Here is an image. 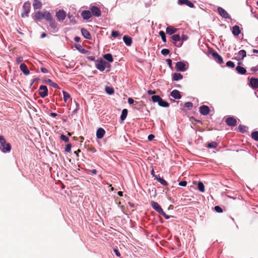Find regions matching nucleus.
Here are the masks:
<instances>
[{"label":"nucleus","mask_w":258,"mask_h":258,"mask_svg":"<svg viewBox=\"0 0 258 258\" xmlns=\"http://www.w3.org/2000/svg\"><path fill=\"white\" fill-rule=\"evenodd\" d=\"M105 133V132L103 128H99L97 131L96 137L98 139H102Z\"/></svg>","instance_id":"nucleus-22"},{"label":"nucleus","mask_w":258,"mask_h":258,"mask_svg":"<svg viewBox=\"0 0 258 258\" xmlns=\"http://www.w3.org/2000/svg\"><path fill=\"white\" fill-rule=\"evenodd\" d=\"M40 91L39 92V95L42 97L44 98L47 96L48 95V90L46 86L44 85H41L39 87Z\"/></svg>","instance_id":"nucleus-10"},{"label":"nucleus","mask_w":258,"mask_h":258,"mask_svg":"<svg viewBox=\"0 0 258 258\" xmlns=\"http://www.w3.org/2000/svg\"><path fill=\"white\" fill-rule=\"evenodd\" d=\"M127 110L126 109H123L122 111L121 114L120 115V119L123 121L124 120L127 115Z\"/></svg>","instance_id":"nucleus-31"},{"label":"nucleus","mask_w":258,"mask_h":258,"mask_svg":"<svg viewBox=\"0 0 258 258\" xmlns=\"http://www.w3.org/2000/svg\"><path fill=\"white\" fill-rule=\"evenodd\" d=\"M0 149L5 153L9 152L11 150L10 144L7 143L5 138L3 136H0Z\"/></svg>","instance_id":"nucleus-2"},{"label":"nucleus","mask_w":258,"mask_h":258,"mask_svg":"<svg viewBox=\"0 0 258 258\" xmlns=\"http://www.w3.org/2000/svg\"><path fill=\"white\" fill-rule=\"evenodd\" d=\"M60 139L65 142H68L69 140V138L64 135L60 136Z\"/></svg>","instance_id":"nucleus-49"},{"label":"nucleus","mask_w":258,"mask_h":258,"mask_svg":"<svg viewBox=\"0 0 258 258\" xmlns=\"http://www.w3.org/2000/svg\"><path fill=\"white\" fill-rule=\"evenodd\" d=\"M250 70L253 72L258 71V64L255 67H252L250 69Z\"/></svg>","instance_id":"nucleus-54"},{"label":"nucleus","mask_w":258,"mask_h":258,"mask_svg":"<svg viewBox=\"0 0 258 258\" xmlns=\"http://www.w3.org/2000/svg\"><path fill=\"white\" fill-rule=\"evenodd\" d=\"M151 205L152 208L156 210L159 214L162 212V209L161 207L158 204V203L155 201H151Z\"/></svg>","instance_id":"nucleus-14"},{"label":"nucleus","mask_w":258,"mask_h":258,"mask_svg":"<svg viewBox=\"0 0 258 258\" xmlns=\"http://www.w3.org/2000/svg\"><path fill=\"white\" fill-rule=\"evenodd\" d=\"M183 78L182 75L180 73H174L173 76V79L174 81H178L182 79Z\"/></svg>","instance_id":"nucleus-32"},{"label":"nucleus","mask_w":258,"mask_h":258,"mask_svg":"<svg viewBox=\"0 0 258 258\" xmlns=\"http://www.w3.org/2000/svg\"><path fill=\"white\" fill-rule=\"evenodd\" d=\"M56 17L59 21H63L66 17V12L63 10H59L56 13Z\"/></svg>","instance_id":"nucleus-11"},{"label":"nucleus","mask_w":258,"mask_h":258,"mask_svg":"<svg viewBox=\"0 0 258 258\" xmlns=\"http://www.w3.org/2000/svg\"><path fill=\"white\" fill-rule=\"evenodd\" d=\"M218 146V144L215 142H213L212 143H209L208 144L207 147L209 148H216Z\"/></svg>","instance_id":"nucleus-36"},{"label":"nucleus","mask_w":258,"mask_h":258,"mask_svg":"<svg viewBox=\"0 0 258 258\" xmlns=\"http://www.w3.org/2000/svg\"><path fill=\"white\" fill-rule=\"evenodd\" d=\"M75 47L79 51H80V50L81 49V48H82V46L79 44H76Z\"/></svg>","instance_id":"nucleus-58"},{"label":"nucleus","mask_w":258,"mask_h":258,"mask_svg":"<svg viewBox=\"0 0 258 258\" xmlns=\"http://www.w3.org/2000/svg\"><path fill=\"white\" fill-rule=\"evenodd\" d=\"M91 13L92 15L95 17H100L101 15L100 10L96 6H92L90 8Z\"/></svg>","instance_id":"nucleus-7"},{"label":"nucleus","mask_w":258,"mask_h":258,"mask_svg":"<svg viewBox=\"0 0 258 258\" xmlns=\"http://www.w3.org/2000/svg\"><path fill=\"white\" fill-rule=\"evenodd\" d=\"M74 40L76 42H79L80 40V38L79 37L76 36L75 37Z\"/></svg>","instance_id":"nucleus-64"},{"label":"nucleus","mask_w":258,"mask_h":258,"mask_svg":"<svg viewBox=\"0 0 258 258\" xmlns=\"http://www.w3.org/2000/svg\"><path fill=\"white\" fill-rule=\"evenodd\" d=\"M167 63L170 68L172 67V60L170 59H167L166 60Z\"/></svg>","instance_id":"nucleus-55"},{"label":"nucleus","mask_w":258,"mask_h":258,"mask_svg":"<svg viewBox=\"0 0 258 258\" xmlns=\"http://www.w3.org/2000/svg\"><path fill=\"white\" fill-rule=\"evenodd\" d=\"M226 123L230 126H235L237 125L236 119L233 117H228L225 119Z\"/></svg>","instance_id":"nucleus-9"},{"label":"nucleus","mask_w":258,"mask_h":258,"mask_svg":"<svg viewBox=\"0 0 258 258\" xmlns=\"http://www.w3.org/2000/svg\"><path fill=\"white\" fill-rule=\"evenodd\" d=\"M47 82L48 83L49 85H50L51 87H52L54 88H58V86L56 83H54L52 82L51 80L48 79L47 81Z\"/></svg>","instance_id":"nucleus-33"},{"label":"nucleus","mask_w":258,"mask_h":258,"mask_svg":"<svg viewBox=\"0 0 258 258\" xmlns=\"http://www.w3.org/2000/svg\"><path fill=\"white\" fill-rule=\"evenodd\" d=\"M154 138H155L154 135L151 134L148 136V139L149 141H152Z\"/></svg>","instance_id":"nucleus-52"},{"label":"nucleus","mask_w":258,"mask_h":258,"mask_svg":"<svg viewBox=\"0 0 258 258\" xmlns=\"http://www.w3.org/2000/svg\"><path fill=\"white\" fill-rule=\"evenodd\" d=\"M46 21H48L49 23V26L53 29H55L57 27V24L55 22V20L52 19V16L50 15V19H47Z\"/></svg>","instance_id":"nucleus-19"},{"label":"nucleus","mask_w":258,"mask_h":258,"mask_svg":"<svg viewBox=\"0 0 258 258\" xmlns=\"http://www.w3.org/2000/svg\"><path fill=\"white\" fill-rule=\"evenodd\" d=\"M50 13L47 12H42L40 11H37L33 14L32 16L33 18L35 20H41L43 19H50Z\"/></svg>","instance_id":"nucleus-1"},{"label":"nucleus","mask_w":258,"mask_h":258,"mask_svg":"<svg viewBox=\"0 0 258 258\" xmlns=\"http://www.w3.org/2000/svg\"><path fill=\"white\" fill-rule=\"evenodd\" d=\"M81 16L84 19L88 20L91 17L92 14L90 11L85 10L82 12Z\"/></svg>","instance_id":"nucleus-18"},{"label":"nucleus","mask_w":258,"mask_h":258,"mask_svg":"<svg viewBox=\"0 0 258 258\" xmlns=\"http://www.w3.org/2000/svg\"><path fill=\"white\" fill-rule=\"evenodd\" d=\"M161 52L163 55H168L170 53V51L168 49L164 48V49H162Z\"/></svg>","instance_id":"nucleus-44"},{"label":"nucleus","mask_w":258,"mask_h":258,"mask_svg":"<svg viewBox=\"0 0 258 258\" xmlns=\"http://www.w3.org/2000/svg\"><path fill=\"white\" fill-rule=\"evenodd\" d=\"M147 92H148V94L149 95H152V94H154L155 93V92L154 91H153L151 90H149Z\"/></svg>","instance_id":"nucleus-60"},{"label":"nucleus","mask_w":258,"mask_h":258,"mask_svg":"<svg viewBox=\"0 0 258 258\" xmlns=\"http://www.w3.org/2000/svg\"><path fill=\"white\" fill-rule=\"evenodd\" d=\"M72 145L71 144H68L66 145L65 148V151L67 152H70L71 150Z\"/></svg>","instance_id":"nucleus-47"},{"label":"nucleus","mask_w":258,"mask_h":258,"mask_svg":"<svg viewBox=\"0 0 258 258\" xmlns=\"http://www.w3.org/2000/svg\"><path fill=\"white\" fill-rule=\"evenodd\" d=\"M178 4L180 5H185L190 8H194V5L188 0H178Z\"/></svg>","instance_id":"nucleus-15"},{"label":"nucleus","mask_w":258,"mask_h":258,"mask_svg":"<svg viewBox=\"0 0 258 258\" xmlns=\"http://www.w3.org/2000/svg\"><path fill=\"white\" fill-rule=\"evenodd\" d=\"M81 33L83 36L86 39L91 40L92 36L90 33L85 28L81 29Z\"/></svg>","instance_id":"nucleus-16"},{"label":"nucleus","mask_w":258,"mask_h":258,"mask_svg":"<svg viewBox=\"0 0 258 258\" xmlns=\"http://www.w3.org/2000/svg\"><path fill=\"white\" fill-rule=\"evenodd\" d=\"M236 71L239 74L241 75H244L246 73V70L245 68L243 67H240L239 66H238L236 68Z\"/></svg>","instance_id":"nucleus-27"},{"label":"nucleus","mask_w":258,"mask_h":258,"mask_svg":"<svg viewBox=\"0 0 258 258\" xmlns=\"http://www.w3.org/2000/svg\"><path fill=\"white\" fill-rule=\"evenodd\" d=\"M127 101H128V103L130 104H133L134 102V99L133 98H128V99H127Z\"/></svg>","instance_id":"nucleus-57"},{"label":"nucleus","mask_w":258,"mask_h":258,"mask_svg":"<svg viewBox=\"0 0 258 258\" xmlns=\"http://www.w3.org/2000/svg\"><path fill=\"white\" fill-rule=\"evenodd\" d=\"M63 100L65 102L67 101V100L71 98V95L69 93L66 91H63Z\"/></svg>","instance_id":"nucleus-40"},{"label":"nucleus","mask_w":258,"mask_h":258,"mask_svg":"<svg viewBox=\"0 0 258 258\" xmlns=\"http://www.w3.org/2000/svg\"><path fill=\"white\" fill-rule=\"evenodd\" d=\"M219 14L223 18L230 19V17L228 13L222 8L218 7L217 9Z\"/></svg>","instance_id":"nucleus-8"},{"label":"nucleus","mask_w":258,"mask_h":258,"mask_svg":"<svg viewBox=\"0 0 258 258\" xmlns=\"http://www.w3.org/2000/svg\"><path fill=\"white\" fill-rule=\"evenodd\" d=\"M105 64H107V62L102 59L97 60L96 61V68L101 72L104 71L105 69Z\"/></svg>","instance_id":"nucleus-4"},{"label":"nucleus","mask_w":258,"mask_h":258,"mask_svg":"<svg viewBox=\"0 0 258 258\" xmlns=\"http://www.w3.org/2000/svg\"><path fill=\"white\" fill-rule=\"evenodd\" d=\"M211 54L217 62L220 64L223 63L222 57L216 51H213Z\"/></svg>","instance_id":"nucleus-13"},{"label":"nucleus","mask_w":258,"mask_h":258,"mask_svg":"<svg viewBox=\"0 0 258 258\" xmlns=\"http://www.w3.org/2000/svg\"><path fill=\"white\" fill-rule=\"evenodd\" d=\"M103 58L110 62H112L113 61L112 56L110 53H107L104 54Z\"/></svg>","instance_id":"nucleus-29"},{"label":"nucleus","mask_w":258,"mask_h":258,"mask_svg":"<svg viewBox=\"0 0 258 258\" xmlns=\"http://www.w3.org/2000/svg\"><path fill=\"white\" fill-rule=\"evenodd\" d=\"M31 4L29 2L25 3L23 6L24 12L22 13L21 16L24 18L27 17L30 10Z\"/></svg>","instance_id":"nucleus-6"},{"label":"nucleus","mask_w":258,"mask_h":258,"mask_svg":"<svg viewBox=\"0 0 258 258\" xmlns=\"http://www.w3.org/2000/svg\"><path fill=\"white\" fill-rule=\"evenodd\" d=\"M181 39L182 40H186L188 39V36L186 35H182Z\"/></svg>","instance_id":"nucleus-61"},{"label":"nucleus","mask_w":258,"mask_h":258,"mask_svg":"<svg viewBox=\"0 0 258 258\" xmlns=\"http://www.w3.org/2000/svg\"><path fill=\"white\" fill-rule=\"evenodd\" d=\"M251 136L253 140L258 141V131H254L252 132Z\"/></svg>","instance_id":"nucleus-34"},{"label":"nucleus","mask_w":258,"mask_h":258,"mask_svg":"<svg viewBox=\"0 0 258 258\" xmlns=\"http://www.w3.org/2000/svg\"><path fill=\"white\" fill-rule=\"evenodd\" d=\"M250 84L253 88H258V79L252 78L250 81Z\"/></svg>","instance_id":"nucleus-21"},{"label":"nucleus","mask_w":258,"mask_h":258,"mask_svg":"<svg viewBox=\"0 0 258 258\" xmlns=\"http://www.w3.org/2000/svg\"><path fill=\"white\" fill-rule=\"evenodd\" d=\"M114 252L115 253V254L117 256H119L120 255V252L117 250V249H114Z\"/></svg>","instance_id":"nucleus-62"},{"label":"nucleus","mask_w":258,"mask_h":258,"mask_svg":"<svg viewBox=\"0 0 258 258\" xmlns=\"http://www.w3.org/2000/svg\"><path fill=\"white\" fill-rule=\"evenodd\" d=\"M158 105L164 107H167L169 106V104L167 102L163 100L162 98H161L159 101Z\"/></svg>","instance_id":"nucleus-30"},{"label":"nucleus","mask_w":258,"mask_h":258,"mask_svg":"<svg viewBox=\"0 0 258 258\" xmlns=\"http://www.w3.org/2000/svg\"><path fill=\"white\" fill-rule=\"evenodd\" d=\"M155 178L162 185L164 186H167L168 185L167 182L160 176H155Z\"/></svg>","instance_id":"nucleus-28"},{"label":"nucleus","mask_w":258,"mask_h":258,"mask_svg":"<svg viewBox=\"0 0 258 258\" xmlns=\"http://www.w3.org/2000/svg\"><path fill=\"white\" fill-rule=\"evenodd\" d=\"M210 108L207 105H202L199 108V111L202 115H207L210 112Z\"/></svg>","instance_id":"nucleus-12"},{"label":"nucleus","mask_w":258,"mask_h":258,"mask_svg":"<svg viewBox=\"0 0 258 258\" xmlns=\"http://www.w3.org/2000/svg\"><path fill=\"white\" fill-rule=\"evenodd\" d=\"M105 91L106 93L109 95H111L114 93V89L112 87H105Z\"/></svg>","instance_id":"nucleus-35"},{"label":"nucleus","mask_w":258,"mask_h":258,"mask_svg":"<svg viewBox=\"0 0 258 258\" xmlns=\"http://www.w3.org/2000/svg\"><path fill=\"white\" fill-rule=\"evenodd\" d=\"M89 172L91 174H96L97 172L96 169L89 170Z\"/></svg>","instance_id":"nucleus-53"},{"label":"nucleus","mask_w":258,"mask_h":258,"mask_svg":"<svg viewBox=\"0 0 258 258\" xmlns=\"http://www.w3.org/2000/svg\"><path fill=\"white\" fill-rule=\"evenodd\" d=\"M198 189L200 191L202 192H204L205 191V186L204 184L201 181L198 183Z\"/></svg>","instance_id":"nucleus-37"},{"label":"nucleus","mask_w":258,"mask_h":258,"mask_svg":"<svg viewBox=\"0 0 258 258\" xmlns=\"http://www.w3.org/2000/svg\"><path fill=\"white\" fill-rule=\"evenodd\" d=\"M171 38L174 41V44L176 47H179L182 45V42H180L181 38L179 34L173 35Z\"/></svg>","instance_id":"nucleus-5"},{"label":"nucleus","mask_w":258,"mask_h":258,"mask_svg":"<svg viewBox=\"0 0 258 258\" xmlns=\"http://www.w3.org/2000/svg\"><path fill=\"white\" fill-rule=\"evenodd\" d=\"M238 55L241 56V59H243L246 55V52L244 50H241L238 52Z\"/></svg>","instance_id":"nucleus-42"},{"label":"nucleus","mask_w":258,"mask_h":258,"mask_svg":"<svg viewBox=\"0 0 258 258\" xmlns=\"http://www.w3.org/2000/svg\"><path fill=\"white\" fill-rule=\"evenodd\" d=\"M41 71L43 73H47L48 72L47 70L44 68H42L41 69Z\"/></svg>","instance_id":"nucleus-59"},{"label":"nucleus","mask_w":258,"mask_h":258,"mask_svg":"<svg viewBox=\"0 0 258 258\" xmlns=\"http://www.w3.org/2000/svg\"><path fill=\"white\" fill-rule=\"evenodd\" d=\"M232 34L236 36H238L241 32L239 27L237 25H235L232 27Z\"/></svg>","instance_id":"nucleus-25"},{"label":"nucleus","mask_w":258,"mask_h":258,"mask_svg":"<svg viewBox=\"0 0 258 258\" xmlns=\"http://www.w3.org/2000/svg\"><path fill=\"white\" fill-rule=\"evenodd\" d=\"M214 209L218 213H222L223 212L222 208L218 206H215Z\"/></svg>","instance_id":"nucleus-48"},{"label":"nucleus","mask_w":258,"mask_h":258,"mask_svg":"<svg viewBox=\"0 0 258 258\" xmlns=\"http://www.w3.org/2000/svg\"><path fill=\"white\" fill-rule=\"evenodd\" d=\"M184 107L190 109L193 107V104L191 102H187L185 103Z\"/></svg>","instance_id":"nucleus-43"},{"label":"nucleus","mask_w":258,"mask_h":258,"mask_svg":"<svg viewBox=\"0 0 258 258\" xmlns=\"http://www.w3.org/2000/svg\"><path fill=\"white\" fill-rule=\"evenodd\" d=\"M88 59L90 60H95V57L94 56H89L88 57Z\"/></svg>","instance_id":"nucleus-63"},{"label":"nucleus","mask_w":258,"mask_h":258,"mask_svg":"<svg viewBox=\"0 0 258 258\" xmlns=\"http://www.w3.org/2000/svg\"><path fill=\"white\" fill-rule=\"evenodd\" d=\"M177 29L172 26L167 27L166 30V33L172 35L177 31Z\"/></svg>","instance_id":"nucleus-24"},{"label":"nucleus","mask_w":258,"mask_h":258,"mask_svg":"<svg viewBox=\"0 0 258 258\" xmlns=\"http://www.w3.org/2000/svg\"><path fill=\"white\" fill-rule=\"evenodd\" d=\"M179 185L181 186H185L187 184V182L185 181H182L179 182Z\"/></svg>","instance_id":"nucleus-51"},{"label":"nucleus","mask_w":258,"mask_h":258,"mask_svg":"<svg viewBox=\"0 0 258 258\" xmlns=\"http://www.w3.org/2000/svg\"><path fill=\"white\" fill-rule=\"evenodd\" d=\"M170 95L176 99H179L181 98V96L180 95V92L177 90H173L171 93Z\"/></svg>","instance_id":"nucleus-20"},{"label":"nucleus","mask_w":258,"mask_h":258,"mask_svg":"<svg viewBox=\"0 0 258 258\" xmlns=\"http://www.w3.org/2000/svg\"><path fill=\"white\" fill-rule=\"evenodd\" d=\"M119 33L117 31H112L111 32V36L113 37H116L119 36Z\"/></svg>","instance_id":"nucleus-46"},{"label":"nucleus","mask_w":258,"mask_h":258,"mask_svg":"<svg viewBox=\"0 0 258 258\" xmlns=\"http://www.w3.org/2000/svg\"><path fill=\"white\" fill-rule=\"evenodd\" d=\"M123 40L125 44L127 46L131 45L132 43V38L131 37L127 36H124L123 37Z\"/></svg>","instance_id":"nucleus-23"},{"label":"nucleus","mask_w":258,"mask_h":258,"mask_svg":"<svg viewBox=\"0 0 258 258\" xmlns=\"http://www.w3.org/2000/svg\"><path fill=\"white\" fill-rule=\"evenodd\" d=\"M187 65V62L178 61L176 63L175 68L178 71L184 72L186 70V66Z\"/></svg>","instance_id":"nucleus-3"},{"label":"nucleus","mask_w":258,"mask_h":258,"mask_svg":"<svg viewBox=\"0 0 258 258\" xmlns=\"http://www.w3.org/2000/svg\"><path fill=\"white\" fill-rule=\"evenodd\" d=\"M20 69L26 76H27L30 74V72L27 66L25 63H21L20 64Z\"/></svg>","instance_id":"nucleus-17"},{"label":"nucleus","mask_w":258,"mask_h":258,"mask_svg":"<svg viewBox=\"0 0 258 258\" xmlns=\"http://www.w3.org/2000/svg\"><path fill=\"white\" fill-rule=\"evenodd\" d=\"M246 127L243 125H239L238 126V130L240 132L244 133L246 131Z\"/></svg>","instance_id":"nucleus-41"},{"label":"nucleus","mask_w":258,"mask_h":258,"mask_svg":"<svg viewBox=\"0 0 258 258\" xmlns=\"http://www.w3.org/2000/svg\"><path fill=\"white\" fill-rule=\"evenodd\" d=\"M160 96L158 95H154L152 96V100L154 102H159L161 99Z\"/></svg>","instance_id":"nucleus-39"},{"label":"nucleus","mask_w":258,"mask_h":258,"mask_svg":"<svg viewBox=\"0 0 258 258\" xmlns=\"http://www.w3.org/2000/svg\"><path fill=\"white\" fill-rule=\"evenodd\" d=\"M226 66L231 68H233L235 67V64L233 62L231 61H228L226 62Z\"/></svg>","instance_id":"nucleus-45"},{"label":"nucleus","mask_w":258,"mask_h":258,"mask_svg":"<svg viewBox=\"0 0 258 258\" xmlns=\"http://www.w3.org/2000/svg\"><path fill=\"white\" fill-rule=\"evenodd\" d=\"M33 7L35 10L39 9L42 7V3L39 0H34L33 3Z\"/></svg>","instance_id":"nucleus-26"},{"label":"nucleus","mask_w":258,"mask_h":258,"mask_svg":"<svg viewBox=\"0 0 258 258\" xmlns=\"http://www.w3.org/2000/svg\"><path fill=\"white\" fill-rule=\"evenodd\" d=\"M159 34L161 36L162 41L164 42H166V38L165 33H164V32L163 31H161L159 32Z\"/></svg>","instance_id":"nucleus-38"},{"label":"nucleus","mask_w":258,"mask_h":258,"mask_svg":"<svg viewBox=\"0 0 258 258\" xmlns=\"http://www.w3.org/2000/svg\"><path fill=\"white\" fill-rule=\"evenodd\" d=\"M23 60V57H19L17 58L16 59V61H17V62L18 63H20L21 62H22V61Z\"/></svg>","instance_id":"nucleus-56"},{"label":"nucleus","mask_w":258,"mask_h":258,"mask_svg":"<svg viewBox=\"0 0 258 258\" xmlns=\"http://www.w3.org/2000/svg\"><path fill=\"white\" fill-rule=\"evenodd\" d=\"M160 214L162 215L166 219H168L170 218V217L168 216L163 211H162V212H161Z\"/></svg>","instance_id":"nucleus-50"}]
</instances>
